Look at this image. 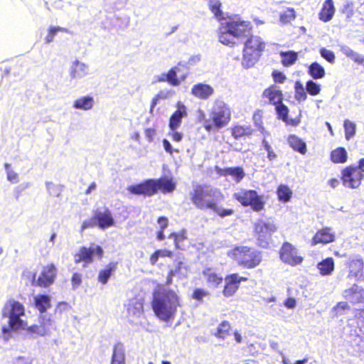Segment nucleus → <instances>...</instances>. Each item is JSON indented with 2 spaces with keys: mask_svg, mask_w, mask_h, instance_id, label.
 I'll return each mask as SVG.
<instances>
[{
  "mask_svg": "<svg viewBox=\"0 0 364 364\" xmlns=\"http://www.w3.org/2000/svg\"><path fill=\"white\" fill-rule=\"evenodd\" d=\"M251 31L250 22L230 18L221 23L218 31L219 41L223 45L233 47L244 43L242 64L245 68L257 62L265 48L264 41L259 36L252 35Z\"/></svg>",
  "mask_w": 364,
  "mask_h": 364,
  "instance_id": "nucleus-1",
  "label": "nucleus"
},
{
  "mask_svg": "<svg viewBox=\"0 0 364 364\" xmlns=\"http://www.w3.org/2000/svg\"><path fill=\"white\" fill-rule=\"evenodd\" d=\"M152 309L156 316L164 321L173 318L179 304V297L171 289L161 288L153 294Z\"/></svg>",
  "mask_w": 364,
  "mask_h": 364,
  "instance_id": "nucleus-2",
  "label": "nucleus"
},
{
  "mask_svg": "<svg viewBox=\"0 0 364 364\" xmlns=\"http://www.w3.org/2000/svg\"><path fill=\"white\" fill-rule=\"evenodd\" d=\"M25 315V308L22 304L13 299L9 300L2 309V316L8 318L9 326L2 327L5 340H8L11 331H18L26 326V321L21 318Z\"/></svg>",
  "mask_w": 364,
  "mask_h": 364,
  "instance_id": "nucleus-3",
  "label": "nucleus"
},
{
  "mask_svg": "<svg viewBox=\"0 0 364 364\" xmlns=\"http://www.w3.org/2000/svg\"><path fill=\"white\" fill-rule=\"evenodd\" d=\"M176 188V184L172 179L167 177H161L158 179H146L144 181L131 185L127 187V191L134 195H143L144 196H152L159 190L164 193L173 192Z\"/></svg>",
  "mask_w": 364,
  "mask_h": 364,
  "instance_id": "nucleus-4",
  "label": "nucleus"
},
{
  "mask_svg": "<svg viewBox=\"0 0 364 364\" xmlns=\"http://www.w3.org/2000/svg\"><path fill=\"white\" fill-rule=\"evenodd\" d=\"M190 195L193 204L200 210H211L224 198L218 189L205 185L193 186Z\"/></svg>",
  "mask_w": 364,
  "mask_h": 364,
  "instance_id": "nucleus-5",
  "label": "nucleus"
},
{
  "mask_svg": "<svg viewBox=\"0 0 364 364\" xmlns=\"http://www.w3.org/2000/svg\"><path fill=\"white\" fill-rule=\"evenodd\" d=\"M232 256L240 265L249 269L257 267L262 260L260 252L246 246L236 247L232 250Z\"/></svg>",
  "mask_w": 364,
  "mask_h": 364,
  "instance_id": "nucleus-6",
  "label": "nucleus"
},
{
  "mask_svg": "<svg viewBox=\"0 0 364 364\" xmlns=\"http://www.w3.org/2000/svg\"><path fill=\"white\" fill-rule=\"evenodd\" d=\"M233 197L243 206H251L252 210L259 212L264 208L262 197L255 190L242 189L234 193Z\"/></svg>",
  "mask_w": 364,
  "mask_h": 364,
  "instance_id": "nucleus-7",
  "label": "nucleus"
},
{
  "mask_svg": "<svg viewBox=\"0 0 364 364\" xmlns=\"http://www.w3.org/2000/svg\"><path fill=\"white\" fill-rule=\"evenodd\" d=\"M211 118L215 127L218 129L226 126L230 119V110L228 106L220 100L215 101L213 106Z\"/></svg>",
  "mask_w": 364,
  "mask_h": 364,
  "instance_id": "nucleus-8",
  "label": "nucleus"
},
{
  "mask_svg": "<svg viewBox=\"0 0 364 364\" xmlns=\"http://www.w3.org/2000/svg\"><path fill=\"white\" fill-rule=\"evenodd\" d=\"M277 230V227L273 222L259 220L255 224V232L259 243L262 247H266L271 237Z\"/></svg>",
  "mask_w": 364,
  "mask_h": 364,
  "instance_id": "nucleus-9",
  "label": "nucleus"
},
{
  "mask_svg": "<svg viewBox=\"0 0 364 364\" xmlns=\"http://www.w3.org/2000/svg\"><path fill=\"white\" fill-rule=\"evenodd\" d=\"M103 254L102 247L92 243L89 247H81L79 252L74 255V260L77 264L83 262V267H85L87 264L92 263L95 257L101 259Z\"/></svg>",
  "mask_w": 364,
  "mask_h": 364,
  "instance_id": "nucleus-10",
  "label": "nucleus"
},
{
  "mask_svg": "<svg viewBox=\"0 0 364 364\" xmlns=\"http://www.w3.org/2000/svg\"><path fill=\"white\" fill-rule=\"evenodd\" d=\"M364 174L356 166H348L342 171V181L343 186L350 188H358L361 183Z\"/></svg>",
  "mask_w": 364,
  "mask_h": 364,
  "instance_id": "nucleus-11",
  "label": "nucleus"
},
{
  "mask_svg": "<svg viewBox=\"0 0 364 364\" xmlns=\"http://www.w3.org/2000/svg\"><path fill=\"white\" fill-rule=\"evenodd\" d=\"M129 321L132 323H139L144 317V301L140 298H132L125 305Z\"/></svg>",
  "mask_w": 364,
  "mask_h": 364,
  "instance_id": "nucleus-12",
  "label": "nucleus"
},
{
  "mask_svg": "<svg viewBox=\"0 0 364 364\" xmlns=\"http://www.w3.org/2000/svg\"><path fill=\"white\" fill-rule=\"evenodd\" d=\"M280 258L291 266L299 264L303 261V257L298 255L297 249L289 242L283 244L280 250Z\"/></svg>",
  "mask_w": 364,
  "mask_h": 364,
  "instance_id": "nucleus-13",
  "label": "nucleus"
},
{
  "mask_svg": "<svg viewBox=\"0 0 364 364\" xmlns=\"http://www.w3.org/2000/svg\"><path fill=\"white\" fill-rule=\"evenodd\" d=\"M57 274V269L51 264L43 267L38 279L36 280V274L33 275V284L41 287H47L52 284Z\"/></svg>",
  "mask_w": 364,
  "mask_h": 364,
  "instance_id": "nucleus-14",
  "label": "nucleus"
},
{
  "mask_svg": "<svg viewBox=\"0 0 364 364\" xmlns=\"http://www.w3.org/2000/svg\"><path fill=\"white\" fill-rule=\"evenodd\" d=\"M51 325V320L50 318H46V316H41L39 318V325L33 324L30 326L26 323V326L20 330H25L26 333L31 336H44L48 334L50 331L49 326Z\"/></svg>",
  "mask_w": 364,
  "mask_h": 364,
  "instance_id": "nucleus-15",
  "label": "nucleus"
},
{
  "mask_svg": "<svg viewBox=\"0 0 364 364\" xmlns=\"http://www.w3.org/2000/svg\"><path fill=\"white\" fill-rule=\"evenodd\" d=\"M89 74V65L78 60H74L69 68V75L72 80L82 79Z\"/></svg>",
  "mask_w": 364,
  "mask_h": 364,
  "instance_id": "nucleus-16",
  "label": "nucleus"
},
{
  "mask_svg": "<svg viewBox=\"0 0 364 364\" xmlns=\"http://www.w3.org/2000/svg\"><path fill=\"white\" fill-rule=\"evenodd\" d=\"M177 109L173 113L169 119L168 127L171 131L176 130L181 125L182 119L187 115L186 106L181 102L177 103Z\"/></svg>",
  "mask_w": 364,
  "mask_h": 364,
  "instance_id": "nucleus-17",
  "label": "nucleus"
},
{
  "mask_svg": "<svg viewBox=\"0 0 364 364\" xmlns=\"http://www.w3.org/2000/svg\"><path fill=\"white\" fill-rule=\"evenodd\" d=\"M215 171L218 175L226 177L228 176H231L237 183H240L245 176L243 168L240 166L228 167L224 168L216 166Z\"/></svg>",
  "mask_w": 364,
  "mask_h": 364,
  "instance_id": "nucleus-18",
  "label": "nucleus"
},
{
  "mask_svg": "<svg viewBox=\"0 0 364 364\" xmlns=\"http://www.w3.org/2000/svg\"><path fill=\"white\" fill-rule=\"evenodd\" d=\"M95 218L97 226L100 229H106L114 225V220L109 210L106 208L105 211H97L95 213Z\"/></svg>",
  "mask_w": 364,
  "mask_h": 364,
  "instance_id": "nucleus-19",
  "label": "nucleus"
},
{
  "mask_svg": "<svg viewBox=\"0 0 364 364\" xmlns=\"http://www.w3.org/2000/svg\"><path fill=\"white\" fill-rule=\"evenodd\" d=\"M335 235L331 232V229L326 228L318 230L312 239L311 245H316L318 243L327 244L334 240Z\"/></svg>",
  "mask_w": 364,
  "mask_h": 364,
  "instance_id": "nucleus-20",
  "label": "nucleus"
},
{
  "mask_svg": "<svg viewBox=\"0 0 364 364\" xmlns=\"http://www.w3.org/2000/svg\"><path fill=\"white\" fill-rule=\"evenodd\" d=\"M213 92V88L210 85L203 83L194 85L191 89L192 95L201 100L208 99Z\"/></svg>",
  "mask_w": 364,
  "mask_h": 364,
  "instance_id": "nucleus-21",
  "label": "nucleus"
},
{
  "mask_svg": "<svg viewBox=\"0 0 364 364\" xmlns=\"http://www.w3.org/2000/svg\"><path fill=\"white\" fill-rule=\"evenodd\" d=\"M240 279L237 274H232L225 278V286L223 289V294L225 296H230L237 290L239 287Z\"/></svg>",
  "mask_w": 364,
  "mask_h": 364,
  "instance_id": "nucleus-22",
  "label": "nucleus"
},
{
  "mask_svg": "<svg viewBox=\"0 0 364 364\" xmlns=\"http://www.w3.org/2000/svg\"><path fill=\"white\" fill-rule=\"evenodd\" d=\"M263 97L269 100V102L275 106L282 102L283 95L282 91L276 86L270 87L264 90L263 92Z\"/></svg>",
  "mask_w": 364,
  "mask_h": 364,
  "instance_id": "nucleus-23",
  "label": "nucleus"
},
{
  "mask_svg": "<svg viewBox=\"0 0 364 364\" xmlns=\"http://www.w3.org/2000/svg\"><path fill=\"white\" fill-rule=\"evenodd\" d=\"M335 7L333 0H326L323 4L321 10L319 13V18L323 22L331 21L335 13Z\"/></svg>",
  "mask_w": 364,
  "mask_h": 364,
  "instance_id": "nucleus-24",
  "label": "nucleus"
},
{
  "mask_svg": "<svg viewBox=\"0 0 364 364\" xmlns=\"http://www.w3.org/2000/svg\"><path fill=\"white\" fill-rule=\"evenodd\" d=\"M34 305L40 313H45L51 307V299L47 294H38L33 298Z\"/></svg>",
  "mask_w": 364,
  "mask_h": 364,
  "instance_id": "nucleus-25",
  "label": "nucleus"
},
{
  "mask_svg": "<svg viewBox=\"0 0 364 364\" xmlns=\"http://www.w3.org/2000/svg\"><path fill=\"white\" fill-rule=\"evenodd\" d=\"M124 345L122 343H118L114 346L111 364H124Z\"/></svg>",
  "mask_w": 364,
  "mask_h": 364,
  "instance_id": "nucleus-26",
  "label": "nucleus"
},
{
  "mask_svg": "<svg viewBox=\"0 0 364 364\" xmlns=\"http://www.w3.org/2000/svg\"><path fill=\"white\" fill-rule=\"evenodd\" d=\"M94 105V99L90 96H84L74 101L73 108L76 109L90 110Z\"/></svg>",
  "mask_w": 364,
  "mask_h": 364,
  "instance_id": "nucleus-27",
  "label": "nucleus"
},
{
  "mask_svg": "<svg viewBox=\"0 0 364 364\" xmlns=\"http://www.w3.org/2000/svg\"><path fill=\"white\" fill-rule=\"evenodd\" d=\"M317 268L319 269L320 274L323 276L331 274L334 269V261L333 258L328 257L318 262Z\"/></svg>",
  "mask_w": 364,
  "mask_h": 364,
  "instance_id": "nucleus-28",
  "label": "nucleus"
},
{
  "mask_svg": "<svg viewBox=\"0 0 364 364\" xmlns=\"http://www.w3.org/2000/svg\"><path fill=\"white\" fill-rule=\"evenodd\" d=\"M117 269V264L114 262H111L108 264L105 269L101 270L98 274V281L103 284L107 283L108 280L112 275V274L115 272Z\"/></svg>",
  "mask_w": 364,
  "mask_h": 364,
  "instance_id": "nucleus-29",
  "label": "nucleus"
},
{
  "mask_svg": "<svg viewBox=\"0 0 364 364\" xmlns=\"http://www.w3.org/2000/svg\"><path fill=\"white\" fill-rule=\"evenodd\" d=\"M289 146L294 150L301 154L306 152V143L295 135H290L288 138Z\"/></svg>",
  "mask_w": 364,
  "mask_h": 364,
  "instance_id": "nucleus-30",
  "label": "nucleus"
},
{
  "mask_svg": "<svg viewBox=\"0 0 364 364\" xmlns=\"http://www.w3.org/2000/svg\"><path fill=\"white\" fill-rule=\"evenodd\" d=\"M343 295L350 302L358 303L361 299L360 289L358 285L354 284L351 288L346 289Z\"/></svg>",
  "mask_w": 364,
  "mask_h": 364,
  "instance_id": "nucleus-31",
  "label": "nucleus"
},
{
  "mask_svg": "<svg viewBox=\"0 0 364 364\" xmlns=\"http://www.w3.org/2000/svg\"><path fill=\"white\" fill-rule=\"evenodd\" d=\"M203 276L206 279L208 285L212 287H218L223 281V277L218 275L210 269H205L203 271Z\"/></svg>",
  "mask_w": 364,
  "mask_h": 364,
  "instance_id": "nucleus-32",
  "label": "nucleus"
},
{
  "mask_svg": "<svg viewBox=\"0 0 364 364\" xmlns=\"http://www.w3.org/2000/svg\"><path fill=\"white\" fill-rule=\"evenodd\" d=\"M308 73L315 80L321 79L325 76V70L317 62L312 63L309 66Z\"/></svg>",
  "mask_w": 364,
  "mask_h": 364,
  "instance_id": "nucleus-33",
  "label": "nucleus"
},
{
  "mask_svg": "<svg viewBox=\"0 0 364 364\" xmlns=\"http://www.w3.org/2000/svg\"><path fill=\"white\" fill-rule=\"evenodd\" d=\"M230 328V323L227 321H223L219 324L216 331L215 332H212V334L217 338L225 339L229 335Z\"/></svg>",
  "mask_w": 364,
  "mask_h": 364,
  "instance_id": "nucleus-34",
  "label": "nucleus"
},
{
  "mask_svg": "<svg viewBox=\"0 0 364 364\" xmlns=\"http://www.w3.org/2000/svg\"><path fill=\"white\" fill-rule=\"evenodd\" d=\"M331 159L333 163H344L347 160V152L343 147L337 148L332 151L331 154Z\"/></svg>",
  "mask_w": 364,
  "mask_h": 364,
  "instance_id": "nucleus-35",
  "label": "nucleus"
},
{
  "mask_svg": "<svg viewBox=\"0 0 364 364\" xmlns=\"http://www.w3.org/2000/svg\"><path fill=\"white\" fill-rule=\"evenodd\" d=\"M221 3L219 0H209L208 6L215 17L220 21L224 18L223 12L221 10Z\"/></svg>",
  "mask_w": 364,
  "mask_h": 364,
  "instance_id": "nucleus-36",
  "label": "nucleus"
},
{
  "mask_svg": "<svg viewBox=\"0 0 364 364\" xmlns=\"http://www.w3.org/2000/svg\"><path fill=\"white\" fill-rule=\"evenodd\" d=\"M282 63L284 66L293 65L297 60V53L294 51L281 52Z\"/></svg>",
  "mask_w": 364,
  "mask_h": 364,
  "instance_id": "nucleus-37",
  "label": "nucleus"
},
{
  "mask_svg": "<svg viewBox=\"0 0 364 364\" xmlns=\"http://www.w3.org/2000/svg\"><path fill=\"white\" fill-rule=\"evenodd\" d=\"M171 275H176L178 277H185L186 269L183 266V263L181 260L176 259L173 263V267L171 269Z\"/></svg>",
  "mask_w": 364,
  "mask_h": 364,
  "instance_id": "nucleus-38",
  "label": "nucleus"
},
{
  "mask_svg": "<svg viewBox=\"0 0 364 364\" xmlns=\"http://www.w3.org/2000/svg\"><path fill=\"white\" fill-rule=\"evenodd\" d=\"M292 192L290 188L285 185H280L277 188V195L279 200L287 202L291 197Z\"/></svg>",
  "mask_w": 364,
  "mask_h": 364,
  "instance_id": "nucleus-39",
  "label": "nucleus"
},
{
  "mask_svg": "<svg viewBox=\"0 0 364 364\" xmlns=\"http://www.w3.org/2000/svg\"><path fill=\"white\" fill-rule=\"evenodd\" d=\"M46 186L48 194L50 196L59 197L63 191V186L58 184H55L53 182L47 181Z\"/></svg>",
  "mask_w": 364,
  "mask_h": 364,
  "instance_id": "nucleus-40",
  "label": "nucleus"
},
{
  "mask_svg": "<svg viewBox=\"0 0 364 364\" xmlns=\"http://www.w3.org/2000/svg\"><path fill=\"white\" fill-rule=\"evenodd\" d=\"M343 127L345 130V137L347 140H350L355 134L356 125L354 122L348 119H346L344 121Z\"/></svg>",
  "mask_w": 364,
  "mask_h": 364,
  "instance_id": "nucleus-41",
  "label": "nucleus"
},
{
  "mask_svg": "<svg viewBox=\"0 0 364 364\" xmlns=\"http://www.w3.org/2000/svg\"><path fill=\"white\" fill-rule=\"evenodd\" d=\"M178 70L179 68L175 66L170 69L167 73H166L167 82L173 86H178L181 83V80H178L177 77V73L178 72Z\"/></svg>",
  "mask_w": 364,
  "mask_h": 364,
  "instance_id": "nucleus-42",
  "label": "nucleus"
},
{
  "mask_svg": "<svg viewBox=\"0 0 364 364\" xmlns=\"http://www.w3.org/2000/svg\"><path fill=\"white\" fill-rule=\"evenodd\" d=\"M211 210L222 218L231 216L235 213L233 209L223 208L222 206L219 205L218 203H215Z\"/></svg>",
  "mask_w": 364,
  "mask_h": 364,
  "instance_id": "nucleus-43",
  "label": "nucleus"
},
{
  "mask_svg": "<svg viewBox=\"0 0 364 364\" xmlns=\"http://www.w3.org/2000/svg\"><path fill=\"white\" fill-rule=\"evenodd\" d=\"M59 31L65 32V33L69 32L67 28H63V27L51 26L49 28L48 33L46 36V37L45 38L46 43H47V44L50 43L53 41L55 36Z\"/></svg>",
  "mask_w": 364,
  "mask_h": 364,
  "instance_id": "nucleus-44",
  "label": "nucleus"
},
{
  "mask_svg": "<svg viewBox=\"0 0 364 364\" xmlns=\"http://www.w3.org/2000/svg\"><path fill=\"white\" fill-rule=\"evenodd\" d=\"M296 18L295 11L293 9L288 8L280 14V21L283 24L291 23Z\"/></svg>",
  "mask_w": 364,
  "mask_h": 364,
  "instance_id": "nucleus-45",
  "label": "nucleus"
},
{
  "mask_svg": "<svg viewBox=\"0 0 364 364\" xmlns=\"http://www.w3.org/2000/svg\"><path fill=\"white\" fill-rule=\"evenodd\" d=\"M252 129L248 127L236 126L232 129V135L235 139H238L245 135H251Z\"/></svg>",
  "mask_w": 364,
  "mask_h": 364,
  "instance_id": "nucleus-46",
  "label": "nucleus"
},
{
  "mask_svg": "<svg viewBox=\"0 0 364 364\" xmlns=\"http://www.w3.org/2000/svg\"><path fill=\"white\" fill-rule=\"evenodd\" d=\"M295 98L299 102H304L307 98V95L303 85L296 81L295 83Z\"/></svg>",
  "mask_w": 364,
  "mask_h": 364,
  "instance_id": "nucleus-47",
  "label": "nucleus"
},
{
  "mask_svg": "<svg viewBox=\"0 0 364 364\" xmlns=\"http://www.w3.org/2000/svg\"><path fill=\"white\" fill-rule=\"evenodd\" d=\"M275 109L277 114L278 115V118L284 122H288V107L282 102L275 106Z\"/></svg>",
  "mask_w": 364,
  "mask_h": 364,
  "instance_id": "nucleus-48",
  "label": "nucleus"
},
{
  "mask_svg": "<svg viewBox=\"0 0 364 364\" xmlns=\"http://www.w3.org/2000/svg\"><path fill=\"white\" fill-rule=\"evenodd\" d=\"M305 90L309 95L315 96L320 93L321 87L319 84L310 80L306 82Z\"/></svg>",
  "mask_w": 364,
  "mask_h": 364,
  "instance_id": "nucleus-49",
  "label": "nucleus"
},
{
  "mask_svg": "<svg viewBox=\"0 0 364 364\" xmlns=\"http://www.w3.org/2000/svg\"><path fill=\"white\" fill-rule=\"evenodd\" d=\"M341 51L343 54H344L347 58H350L354 63L356 61L360 53L353 50L348 46H341Z\"/></svg>",
  "mask_w": 364,
  "mask_h": 364,
  "instance_id": "nucleus-50",
  "label": "nucleus"
},
{
  "mask_svg": "<svg viewBox=\"0 0 364 364\" xmlns=\"http://www.w3.org/2000/svg\"><path fill=\"white\" fill-rule=\"evenodd\" d=\"M11 165L8 163L4 164V168L7 175V179L13 183H16L18 181V175L12 169Z\"/></svg>",
  "mask_w": 364,
  "mask_h": 364,
  "instance_id": "nucleus-51",
  "label": "nucleus"
},
{
  "mask_svg": "<svg viewBox=\"0 0 364 364\" xmlns=\"http://www.w3.org/2000/svg\"><path fill=\"white\" fill-rule=\"evenodd\" d=\"M262 144L264 149L267 152V159L269 161H274V159H276V158L277 157V154L274 153L272 146L269 145V144L265 139H263Z\"/></svg>",
  "mask_w": 364,
  "mask_h": 364,
  "instance_id": "nucleus-52",
  "label": "nucleus"
},
{
  "mask_svg": "<svg viewBox=\"0 0 364 364\" xmlns=\"http://www.w3.org/2000/svg\"><path fill=\"white\" fill-rule=\"evenodd\" d=\"M320 54L322 58L326 60L328 62L333 63L335 61V54L333 51L328 50L325 48L320 49Z\"/></svg>",
  "mask_w": 364,
  "mask_h": 364,
  "instance_id": "nucleus-53",
  "label": "nucleus"
},
{
  "mask_svg": "<svg viewBox=\"0 0 364 364\" xmlns=\"http://www.w3.org/2000/svg\"><path fill=\"white\" fill-rule=\"evenodd\" d=\"M350 268L351 271L360 272L363 269V262L361 259H353L350 262Z\"/></svg>",
  "mask_w": 364,
  "mask_h": 364,
  "instance_id": "nucleus-54",
  "label": "nucleus"
},
{
  "mask_svg": "<svg viewBox=\"0 0 364 364\" xmlns=\"http://www.w3.org/2000/svg\"><path fill=\"white\" fill-rule=\"evenodd\" d=\"M72 289L75 290L82 284V275L80 273L75 272L71 278Z\"/></svg>",
  "mask_w": 364,
  "mask_h": 364,
  "instance_id": "nucleus-55",
  "label": "nucleus"
},
{
  "mask_svg": "<svg viewBox=\"0 0 364 364\" xmlns=\"http://www.w3.org/2000/svg\"><path fill=\"white\" fill-rule=\"evenodd\" d=\"M168 237L173 239L175 247L177 249L180 248V245H179L180 242L183 241L185 239V236L183 235V233L178 234V233H176V232H173V233L170 234Z\"/></svg>",
  "mask_w": 364,
  "mask_h": 364,
  "instance_id": "nucleus-56",
  "label": "nucleus"
},
{
  "mask_svg": "<svg viewBox=\"0 0 364 364\" xmlns=\"http://www.w3.org/2000/svg\"><path fill=\"white\" fill-rule=\"evenodd\" d=\"M343 12L346 14L348 18H350L353 14V3L352 1H346L343 5Z\"/></svg>",
  "mask_w": 364,
  "mask_h": 364,
  "instance_id": "nucleus-57",
  "label": "nucleus"
},
{
  "mask_svg": "<svg viewBox=\"0 0 364 364\" xmlns=\"http://www.w3.org/2000/svg\"><path fill=\"white\" fill-rule=\"evenodd\" d=\"M175 95V92L172 90H161L156 95L159 100L168 99L173 97Z\"/></svg>",
  "mask_w": 364,
  "mask_h": 364,
  "instance_id": "nucleus-58",
  "label": "nucleus"
},
{
  "mask_svg": "<svg viewBox=\"0 0 364 364\" xmlns=\"http://www.w3.org/2000/svg\"><path fill=\"white\" fill-rule=\"evenodd\" d=\"M95 225H97V222L95 220V215H94L92 218H90L89 220H85L82 223V226H81V230L83 231L85 229H87V228H92V227H94Z\"/></svg>",
  "mask_w": 364,
  "mask_h": 364,
  "instance_id": "nucleus-59",
  "label": "nucleus"
},
{
  "mask_svg": "<svg viewBox=\"0 0 364 364\" xmlns=\"http://www.w3.org/2000/svg\"><path fill=\"white\" fill-rule=\"evenodd\" d=\"M162 144H163L164 149H165V151L167 153L172 154L173 151H175L176 153L179 152L178 149H173L172 147V145L171 144L170 141L168 139H164L162 141Z\"/></svg>",
  "mask_w": 364,
  "mask_h": 364,
  "instance_id": "nucleus-60",
  "label": "nucleus"
},
{
  "mask_svg": "<svg viewBox=\"0 0 364 364\" xmlns=\"http://www.w3.org/2000/svg\"><path fill=\"white\" fill-rule=\"evenodd\" d=\"M347 309H349V306L347 302L344 301L338 302L337 305L333 307V310L336 311L337 314H343V311Z\"/></svg>",
  "mask_w": 364,
  "mask_h": 364,
  "instance_id": "nucleus-61",
  "label": "nucleus"
},
{
  "mask_svg": "<svg viewBox=\"0 0 364 364\" xmlns=\"http://www.w3.org/2000/svg\"><path fill=\"white\" fill-rule=\"evenodd\" d=\"M207 295V292L202 289H196L193 293V298L198 301H202L203 298Z\"/></svg>",
  "mask_w": 364,
  "mask_h": 364,
  "instance_id": "nucleus-62",
  "label": "nucleus"
},
{
  "mask_svg": "<svg viewBox=\"0 0 364 364\" xmlns=\"http://www.w3.org/2000/svg\"><path fill=\"white\" fill-rule=\"evenodd\" d=\"M273 78L276 82L282 83L286 79L285 75L281 72H274Z\"/></svg>",
  "mask_w": 364,
  "mask_h": 364,
  "instance_id": "nucleus-63",
  "label": "nucleus"
},
{
  "mask_svg": "<svg viewBox=\"0 0 364 364\" xmlns=\"http://www.w3.org/2000/svg\"><path fill=\"white\" fill-rule=\"evenodd\" d=\"M157 223L160 226V229L164 230L168 226V220L167 218L161 216L158 218Z\"/></svg>",
  "mask_w": 364,
  "mask_h": 364,
  "instance_id": "nucleus-64",
  "label": "nucleus"
}]
</instances>
